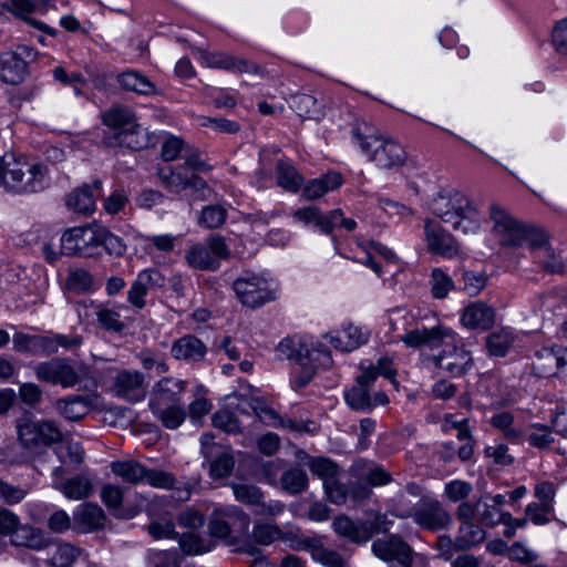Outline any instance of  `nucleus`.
I'll use <instances>...</instances> for the list:
<instances>
[{"instance_id":"42","label":"nucleus","mask_w":567,"mask_h":567,"mask_svg":"<svg viewBox=\"0 0 567 567\" xmlns=\"http://www.w3.org/2000/svg\"><path fill=\"white\" fill-rule=\"evenodd\" d=\"M80 555V549L69 543H58L48 554L47 564L51 567H71Z\"/></svg>"},{"instance_id":"52","label":"nucleus","mask_w":567,"mask_h":567,"mask_svg":"<svg viewBox=\"0 0 567 567\" xmlns=\"http://www.w3.org/2000/svg\"><path fill=\"white\" fill-rule=\"evenodd\" d=\"M430 285L432 296L436 299H444L454 289L453 279L441 268L431 271Z\"/></svg>"},{"instance_id":"8","label":"nucleus","mask_w":567,"mask_h":567,"mask_svg":"<svg viewBox=\"0 0 567 567\" xmlns=\"http://www.w3.org/2000/svg\"><path fill=\"white\" fill-rule=\"evenodd\" d=\"M99 233L97 224L66 229L61 237L63 255L79 257L99 255Z\"/></svg>"},{"instance_id":"49","label":"nucleus","mask_w":567,"mask_h":567,"mask_svg":"<svg viewBox=\"0 0 567 567\" xmlns=\"http://www.w3.org/2000/svg\"><path fill=\"white\" fill-rule=\"evenodd\" d=\"M158 177L164 187L171 193L181 194L188 190L189 176L183 174L181 168L171 169L168 173L159 169Z\"/></svg>"},{"instance_id":"22","label":"nucleus","mask_w":567,"mask_h":567,"mask_svg":"<svg viewBox=\"0 0 567 567\" xmlns=\"http://www.w3.org/2000/svg\"><path fill=\"white\" fill-rule=\"evenodd\" d=\"M567 367V348H544L535 353L532 369L539 378L555 375L561 368Z\"/></svg>"},{"instance_id":"28","label":"nucleus","mask_w":567,"mask_h":567,"mask_svg":"<svg viewBox=\"0 0 567 567\" xmlns=\"http://www.w3.org/2000/svg\"><path fill=\"white\" fill-rule=\"evenodd\" d=\"M297 549L309 551L311 558L324 567H346L340 553L323 545L321 539L306 538L299 542Z\"/></svg>"},{"instance_id":"51","label":"nucleus","mask_w":567,"mask_h":567,"mask_svg":"<svg viewBox=\"0 0 567 567\" xmlns=\"http://www.w3.org/2000/svg\"><path fill=\"white\" fill-rule=\"evenodd\" d=\"M179 546L187 555H199L209 551L213 548L210 540L203 539L199 535L189 532L179 537Z\"/></svg>"},{"instance_id":"1","label":"nucleus","mask_w":567,"mask_h":567,"mask_svg":"<svg viewBox=\"0 0 567 567\" xmlns=\"http://www.w3.org/2000/svg\"><path fill=\"white\" fill-rule=\"evenodd\" d=\"M48 167L21 154H0V182L17 194H34L48 186Z\"/></svg>"},{"instance_id":"14","label":"nucleus","mask_w":567,"mask_h":567,"mask_svg":"<svg viewBox=\"0 0 567 567\" xmlns=\"http://www.w3.org/2000/svg\"><path fill=\"white\" fill-rule=\"evenodd\" d=\"M423 230L429 252L444 258H454L460 254L461 247L458 241L440 223L425 218Z\"/></svg>"},{"instance_id":"30","label":"nucleus","mask_w":567,"mask_h":567,"mask_svg":"<svg viewBox=\"0 0 567 567\" xmlns=\"http://www.w3.org/2000/svg\"><path fill=\"white\" fill-rule=\"evenodd\" d=\"M10 543L16 547H25L31 550L40 551L50 546L51 539L42 529L29 524H20L12 534Z\"/></svg>"},{"instance_id":"4","label":"nucleus","mask_w":567,"mask_h":567,"mask_svg":"<svg viewBox=\"0 0 567 567\" xmlns=\"http://www.w3.org/2000/svg\"><path fill=\"white\" fill-rule=\"evenodd\" d=\"M493 233L502 246H520L528 243L530 248L549 247L548 235L542 229L517 221L509 213L497 204L489 207Z\"/></svg>"},{"instance_id":"46","label":"nucleus","mask_w":567,"mask_h":567,"mask_svg":"<svg viewBox=\"0 0 567 567\" xmlns=\"http://www.w3.org/2000/svg\"><path fill=\"white\" fill-rule=\"evenodd\" d=\"M95 316L100 327L106 331L121 333L125 329V324L121 320V315L107 306L99 305Z\"/></svg>"},{"instance_id":"44","label":"nucleus","mask_w":567,"mask_h":567,"mask_svg":"<svg viewBox=\"0 0 567 567\" xmlns=\"http://www.w3.org/2000/svg\"><path fill=\"white\" fill-rule=\"evenodd\" d=\"M280 484L282 489L288 492L289 494H300L308 486L307 473L299 467L290 468L281 475Z\"/></svg>"},{"instance_id":"31","label":"nucleus","mask_w":567,"mask_h":567,"mask_svg":"<svg viewBox=\"0 0 567 567\" xmlns=\"http://www.w3.org/2000/svg\"><path fill=\"white\" fill-rule=\"evenodd\" d=\"M75 528L90 533L104 526L106 517L103 509L95 503L80 505L73 514Z\"/></svg>"},{"instance_id":"3","label":"nucleus","mask_w":567,"mask_h":567,"mask_svg":"<svg viewBox=\"0 0 567 567\" xmlns=\"http://www.w3.org/2000/svg\"><path fill=\"white\" fill-rule=\"evenodd\" d=\"M278 350L293 361V385L298 389L306 386L315 377L319 367L332 363L330 352L322 343H313L301 338H286Z\"/></svg>"},{"instance_id":"35","label":"nucleus","mask_w":567,"mask_h":567,"mask_svg":"<svg viewBox=\"0 0 567 567\" xmlns=\"http://www.w3.org/2000/svg\"><path fill=\"white\" fill-rule=\"evenodd\" d=\"M332 528L339 536L357 544H364L371 539L370 526L365 525V522L355 523L344 515H340L333 519Z\"/></svg>"},{"instance_id":"13","label":"nucleus","mask_w":567,"mask_h":567,"mask_svg":"<svg viewBox=\"0 0 567 567\" xmlns=\"http://www.w3.org/2000/svg\"><path fill=\"white\" fill-rule=\"evenodd\" d=\"M372 553L379 559L398 567H411L414 554L412 547L395 534L375 539Z\"/></svg>"},{"instance_id":"20","label":"nucleus","mask_w":567,"mask_h":567,"mask_svg":"<svg viewBox=\"0 0 567 567\" xmlns=\"http://www.w3.org/2000/svg\"><path fill=\"white\" fill-rule=\"evenodd\" d=\"M114 391L131 402H138L146 395L147 385L144 374L136 370H122L114 379Z\"/></svg>"},{"instance_id":"34","label":"nucleus","mask_w":567,"mask_h":567,"mask_svg":"<svg viewBox=\"0 0 567 567\" xmlns=\"http://www.w3.org/2000/svg\"><path fill=\"white\" fill-rule=\"evenodd\" d=\"M342 183V175L330 171L318 178L308 181L302 188V197L308 200L318 199L327 193L338 189Z\"/></svg>"},{"instance_id":"55","label":"nucleus","mask_w":567,"mask_h":567,"mask_svg":"<svg viewBox=\"0 0 567 567\" xmlns=\"http://www.w3.org/2000/svg\"><path fill=\"white\" fill-rule=\"evenodd\" d=\"M309 468L312 474L319 476L323 484L331 482L332 478L338 476L339 466L327 457H316L309 462Z\"/></svg>"},{"instance_id":"45","label":"nucleus","mask_w":567,"mask_h":567,"mask_svg":"<svg viewBox=\"0 0 567 567\" xmlns=\"http://www.w3.org/2000/svg\"><path fill=\"white\" fill-rule=\"evenodd\" d=\"M470 506L473 508L474 518L477 517L481 524L491 527L499 524L497 518L499 508L488 503L487 496H482L474 503L470 502Z\"/></svg>"},{"instance_id":"15","label":"nucleus","mask_w":567,"mask_h":567,"mask_svg":"<svg viewBox=\"0 0 567 567\" xmlns=\"http://www.w3.org/2000/svg\"><path fill=\"white\" fill-rule=\"evenodd\" d=\"M426 362L452 377L464 375L474 364L472 353L467 349L450 344H446L440 354L427 357Z\"/></svg>"},{"instance_id":"25","label":"nucleus","mask_w":567,"mask_h":567,"mask_svg":"<svg viewBox=\"0 0 567 567\" xmlns=\"http://www.w3.org/2000/svg\"><path fill=\"white\" fill-rule=\"evenodd\" d=\"M207 346L194 334H185L176 339L171 347V354L178 361L197 363L205 359Z\"/></svg>"},{"instance_id":"59","label":"nucleus","mask_w":567,"mask_h":567,"mask_svg":"<svg viewBox=\"0 0 567 567\" xmlns=\"http://www.w3.org/2000/svg\"><path fill=\"white\" fill-rule=\"evenodd\" d=\"M227 212L219 205L206 206L202 210L199 225L213 229L221 226L226 220Z\"/></svg>"},{"instance_id":"61","label":"nucleus","mask_w":567,"mask_h":567,"mask_svg":"<svg viewBox=\"0 0 567 567\" xmlns=\"http://www.w3.org/2000/svg\"><path fill=\"white\" fill-rule=\"evenodd\" d=\"M213 424L215 427L225 431L226 433L240 432V423L238 419L229 410H219L213 415Z\"/></svg>"},{"instance_id":"58","label":"nucleus","mask_w":567,"mask_h":567,"mask_svg":"<svg viewBox=\"0 0 567 567\" xmlns=\"http://www.w3.org/2000/svg\"><path fill=\"white\" fill-rule=\"evenodd\" d=\"M233 492L235 498L247 505H259L264 498L261 491L255 486L249 484H234Z\"/></svg>"},{"instance_id":"33","label":"nucleus","mask_w":567,"mask_h":567,"mask_svg":"<svg viewBox=\"0 0 567 567\" xmlns=\"http://www.w3.org/2000/svg\"><path fill=\"white\" fill-rule=\"evenodd\" d=\"M13 346L19 352H25L33 355H51L52 341L48 334H28L17 332L13 334Z\"/></svg>"},{"instance_id":"21","label":"nucleus","mask_w":567,"mask_h":567,"mask_svg":"<svg viewBox=\"0 0 567 567\" xmlns=\"http://www.w3.org/2000/svg\"><path fill=\"white\" fill-rule=\"evenodd\" d=\"M452 331L442 326H434L431 328H415L400 337V340L409 348L420 349L429 348L434 349L441 347L443 341L450 338Z\"/></svg>"},{"instance_id":"36","label":"nucleus","mask_w":567,"mask_h":567,"mask_svg":"<svg viewBox=\"0 0 567 567\" xmlns=\"http://www.w3.org/2000/svg\"><path fill=\"white\" fill-rule=\"evenodd\" d=\"M53 487L66 498L74 501L87 498L93 493L92 482L84 475H76L64 482L54 481Z\"/></svg>"},{"instance_id":"47","label":"nucleus","mask_w":567,"mask_h":567,"mask_svg":"<svg viewBox=\"0 0 567 567\" xmlns=\"http://www.w3.org/2000/svg\"><path fill=\"white\" fill-rule=\"evenodd\" d=\"M251 536L254 540L259 545H270L276 540H287V534H285L277 525L269 523H257L252 527Z\"/></svg>"},{"instance_id":"53","label":"nucleus","mask_w":567,"mask_h":567,"mask_svg":"<svg viewBox=\"0 0 567 567\" xmlns=\"http://www.w3.org/2000/svg\"><path fill=\"white\" fill-rule=\"evenodd\" d=\"M526 440L530 446L544 450L551 445L554 442V436L549 426L540 423H533L529 425Z\"/></svg>"},{"instance_id":"12","label":"nucleus","mask_w":567,"mask_h":567,"mask_svg":"<svg viewBox=\"0 0 567 567\" xmlns=\"http://www.w3.org/2000/svg\"><path fill=\"white\" fill-rule=\"evenodd\" d=\"M414 523L422 529L440 532L452 525V516L436 498L421 497L414 509Z\"/></svg>"},{"instance_id":"39","label":"nucleus","mask_w":567,"mask_h":567,"mask_svg":"<svg viewBox=\"0 0 567 567\" xmlns=\"http://www.w3.org/2000/svg\"><path fill=\"white\" fill-rule=\"evenodd\" d=\"M290 107L303 118L318 121L323 115L322 106L309 94H296L291 96Z\"/></svg>"},{"instance_id":"56","label":"nucleus","mask_w":567,"mask_h":567,"mask_svg":"<svg viewBox=\"0 0 567 567\" xmlns=\"http://www.w3.org/2000/svg\"><path fill=\"white\" fill-rule=\"evenodd\" d=\"M103 247L110 255L122 256L126 246L123 239L110 233L104 226L100 225L99 249Z\"/></svg>"},{"instance_id":"37","label":"nucleus","mask_w":567,"mask_h":567,"mask_svg":"<svg viewBox=\"0 0 567 567\" xmlns=\"http://www.w3.org/2000/svg\"><path fill=\"white\" fill-rule=\"evenodd\" d=\"M203 59L209 68H218L237 72H257V66L255 64L221 52H204Z\"/></svg>"},{"instance_id":"9","label":"nucleus","mask_w":567,"mask_h":567,"mask_svg":"<svg viewBox=\"0 0 567 567\" xmlns=\"http://www.w3.org/2000/svg\"><path fill=\"white\" fill-rule=\"evenodd\" d=\"M230 252L220 236H210L205 244H197L192 246L185 259L187 264L195 269L199 270H217L221 259H227Z\"/></svg>"},{"instance_id":"6","label":"nucleus","mask_w":567,"mask_h":567,"mask_svg":"<svg viewBox=\"0 0 567 567\" xmlns=\"http://www.w3.org/2000/svg\"><path fill=\"white\" fill-rule=\"evenodd\" d=\"M18 439L24 449L49 447L62 441L63 434L52 420L22 415L16 423Z\"/></svg>"},{"instance_id":"43","label":"nucleus","mask_w":567,"mask_h":567,"mask_svg":"<svg viewBox=\"0 0 567 567\" xmlns=\"http://www.w3.org/2000/svg\"><path fill=\"white\" fill-rule=\"evenodd\" d=\"M514 341L513 332L509 329H499L486 338V348L491 355L504 357Z\"/></svg>"},{"instance_id":"63","label":"nucleus","mask_w":567,"mask_h":567,"mask_svg":"<svg viewBox=\"0 0 567 567\" xmlns=\"http://www.w3.org/2000/svg\"><path fill=\"white\" fill-rule=\"evenodd\" d=\"M188 196L194 200H206L213 195V189L198 175L192 174L188 179Z\"/></svg>"},{"instance_id":"54","label":"nucleus","mask_w":567,"mask_h":567,"mask_svg":"<svg viewBox=\"0 0 567 567\" xmlns=\"http://www.w3.org/2000/svg\"><path fill=\"white\" fill-rule=\"evenodd\" d=\"M92 285L93 277L87 270L83 268H75L69 270V275L66 278V287L70 291H73L75 293H83L90 290Z\"/></svg>"},{"instance_id":"32","label":"nucleus","mask_w":567,"mask_h":567,"mask_svg":"<svg viewBox=\"0 0 567 567\" xmlns=\"http://www.w3.org/2000/svg\"><path fill=\"white\" fill-rule=\"evenodd\" d=\"M56 412L64 419L75 422L83 419L93 408L90 395H70L54 403Z\"/></svg>"},{"instance_id":"64","label":"nucleus","mask_w":567,"mask_h":567,"mask_svg":"<svg viewBox=\"0 0 567 567\" xmlns=\"http://www.w3.org/2000/svg\"><path fill=\"white\" fill-rule=\"evenodd\" d=\"M551 42L558 53L567 55V17L555 23Z\"/></svg>"},{"instance_id":"62","label":"nucleus","mask_w":567,"mask_h":567,"mask_svg":"<svg viewBox=\"0 0 567 567\" xmlns=\"http://www.w3.org/2000/svg\"><path fill=\"white\" fill-rule=\"evenodd\" d=\"M554 512L553 506L532 502L525 508V516L535 525L543 526L550 522L549 515Z\"/></svg>"},{"instance_id":"23","label":"nucleus","mask_w":567,"mask_h":567,"mask_svg":"<svg viewBox=\"0 0 567 567\" xmlns=\"http://www.w3.org/2000/svg\"><path fill=\"white\" fill-rule=\"evenodd\" d=\"M102 123L117 135L133 134L138 127L135 113L123 104H114L101 113Z\"/></svg>"},{"instance_id":"17","label":"nucleus","mask_w":567,"mask_h":567,"mask_svg":"<svg viewBox=\"0 0 567 567\" xmlns=\"http://www.w3.org/2000/svg\"><path fill=\"white\" fill-rule=\"evenodd\" d=\"M249 524L248 516L236 506L215 509L208 529L212 536L225 539L234 529H246Z\"/></svg>"},{"instance_id":"7","label":"nucleus","mask_w":567,"mask_h":567,"mask_svg":"<svg viewBox=\"0 0 567 567\" xmlns=\"http://www.w3.org/2000/svg\"><path fill=\"white\" fill-rule=\"evenodd\" d=\"M111 470L124 482L134 485L146 483L153 487H171L174 483L172 474L161 470L147 468L133 460L112 462Z\"/></svg>"},{"instance_id":"40","label":"nucleus","mask_w":567,"mask_h":567,"mask_svg":"<svg viewBox=\"0 0 567 567\" xmlns=\"http://www.w3.org/2000/svg\"><path fill=\"white\" fill-rule=\"evenodd\" d=\"M276 168L277 184L288 192L297 193L303 183V177L297 168L290 162L284 159L277 163Z\"/></svg>"},{"instance_id":"2","label":"nucleus","mask_w":567,"mask_h":567,"mask_svg":"<svg viewBox=\"0 0 567 567\" xmlns=\"http://www.w3.org/2000/svg\"><path fill=\"white\" fill-rule=\"evenodd\" d=\"M429 209L443 223L463 234H474L481 227V214L473 200L458 189H442L429 203Z\"/></svg>"},{"instance_id":"41","label":"nucleus","mask_w":567,"mask_h":567,"mask_svg":"<svg viewBox=\"0 0 567 567\" xmlns=\"http://www.w3.org/2000/svg\"><path fill=\"white\" fill-rule=\"evenodd\" d=\"M153 414L161 421L163 426L169 430L177 429L185 420L186 413L181 404L150 406Z\"/></svg>"},{"instance_id":"10","label":"nucleus","mask_w":567,"mask_h":567,"mask_svg":"<svg viewBox=\"0 0 567 567\" xmlns=\"http://www.w3.org/2000/svg\"><path fill=\"white\" fill-rule=\"evenodd\" d=\"M84 369V365L78 368L72 365L68 359L53 358L38 363L34 367V373L39 381L68 389L73 388L82 380L81 372Z\"/></svg>"},{"instance_id":"24","label":"nucleus","mask_w":567,"mask_h":567,"mask_svg":"<svg viewBox=\"0 0 567 567\" xmlns=\"http://www.w3.org/2000/svg\"><path fill=\"white\" fill-rule=\"evenodd\" d=\"M185 390V381L172 377L163 378L153 386L148 405L158 410L159 405L181 404V395Z\"/></svg>"},{"instance_id":"19","label":"nucleus","mask_w":567,"mask_h":567,"mask_svg":"<svg viewBox=\"0 0 567 567\" xmlns=\"http://www.w3.org/2000/svg\"><path fill=\"white\" fill-rule=\"evenodd\" d=\"M164 278L157 269L142 270L132 282L127 291V302L135 309L142 310L146 307L145 297L155 287H162Z\"/></svg>"},{"instance_id":"18","label":"nucleus","mask_w":567,"mask_h":567,"mask_svg":"<svg viewBox=\"0 0 567 567\" xmlns=\"http://www.w3.org/2000/svg\"><path fill=\"white\" fill-rule=\"evenodd\" d=\"M360 151L381 168H393L401 166L406 152L402 144H359Z\"/></svg>"},{"instance_id":"5","label":"nucleus","mask_w":567,"mask_h":567,"mask_svg":"<svg viewBox=\"0 0 567 567\" xmlns=\"http://www.w3.org/2000/svg\"><path fill=\"white\" fill-rule=\"evenodd\" d=\"M233 289L243 306L256 309L277 298L278 285L264 275L244 271L233 282Z\"/></svg>"},{"instance_id":"11","label":"nucleus","mask_w":567,"mask_h":567,"mask_svg":"<svg viewBox=\"0 0 567 567\" xmlns=\"http://www.w3.org/2000/svg\"><path fill=\"white\" fill-rule=\"evenodd\" d=\"M37 52L28 45H19L16 51H7L0 54V81L18 85L29 74V61L34 60Z\"/></svg>"},{"instance_id":"38","label":"nucleus","mask_w":567,"mask_h":567,"mask_svg":"<svg viewBox=\"0 0 567 567\" xmlns=\"http://www.w3.org/2000/svg\"><path fill=\"white\" fill-rule=\"evenodd\" d=\"M117 82L125 91L141 95H151L156 91L155 84L143 73L135 70H127L117 75Z\"/></svg>"},{"instance_id":"57","label":"nucleus","mask_w":567,"mask_h":567,"mask_svg":"<svg viewBox=\"0 0 567 567\" xmlns=\"http://www.w3.org/2000/svg\"><path fill=\"white\" fill-rule=\"evenodd\" d=\"M472 492V484L462 480H453L444 486V495L453 503L467 502L466 499Z\"/></svg>"},{"instance_id":"48","label":"nucleus","mask_w":567,"mask_h":567,"mask_svg":"<svg viewBox=\"0 0 567 567\" xmlns=\"http://www.w3.org/2000/svg\"><path fill=\"white\" fill-rule=\"evenodd\" d=\"M293 217L305 225H315L322 233L329 234V214L323 215L318 207L308 206L295 212Z\"/></svg>"},{"instance_id":"16","label":"nucleus","mask_w":567,"mask_h":567,"mask_svg":"<svg viewBox=\"0 0 567 567\" xmlns=\"http://www.w3.org/2000/svg\"><path fill=\"white\" fill-rule=\"evenodd\" d=\"M456 518L461 523L454 546L457 549H470L485 539V530L474 522V512L470 502L461 503L456 508Z\"/></svg>"},{"instance_id":"26","label":"nucleus","mask_w":567,"mask_h":567,"mask_svg":"<svg viewBox=\"0 0 567 567\" xmlns=\"http://www.w3.org/2000/svg\"><path fill=\"white\" fill-rule=\"evenodd\" d=\"M101 190L102 181L96 178L91 184H83L70 193L65 204L74 213L90 215L96 207L94 192Z\"/></svg>"},{"instance_id":"50","label":"nucleus","mask_w":567,"mask_h":567,"mask_svg":"<svg viewBox=\"0 0 567 567\" xmlns=\"http://www.w3.org/2000/svg\"><path fill=\"white\" fill-rule=\"evenodd\" d=\"M370 390L363 385L355 384L346 393L348 405L358 411H370L373 409Z\"/></svg>"},{"instance_id":"29","label":"nucleus","mask_w":567,"mask_h":567,"mask_svg":"<svg viewBox=\"0 0 567 567\" xmlns=\"http://www.w3.org/2000/svg\"><path fill=\"white\" fill-rule=\"evenodd\" d=\"M323 338L328 340L334 349L350 352L364 344L369 339V333L362 330V328L349 323L336 336L327 333Z\"/></svg>"},{"instance_id":"27","label":"nucleus","mask_w":567,"mask_h":567,"mask_svg":"<svg viewBox=\"0 0 567 567\" xmlns=\"http://www.w3.org/2000/svg\"><path fill=\"white\" fill-rule=\"evenodd\" d=\"M495 321V310L484 301L467 305L461 316V322L468 329H489Z\"/></svg>"},{"instance_id":"60","label":"nucleus","mask_w":567,"mask_h":567,"mask_svg":"<svg viewBox=\"0 0 567 567\" xmlns=\"http://www.w3.org/2000/svg\"><path fill=\"white\" fill-rule=\"evenodd\" d=\"M235 466V460L228 452L218 455L212 463L209 472L214 478H224L230 475Z\"/></svg>"}]
</instances>
